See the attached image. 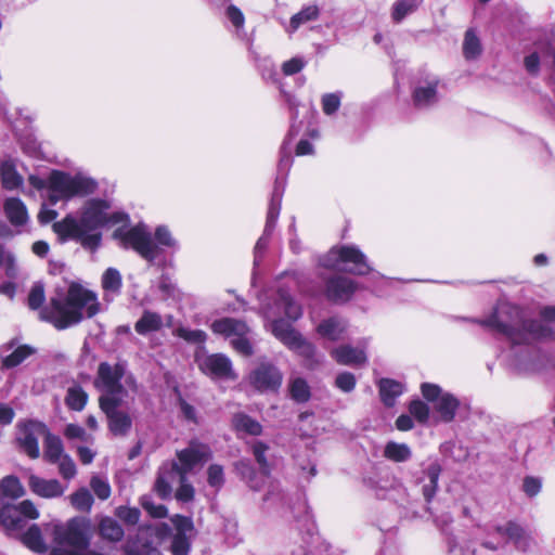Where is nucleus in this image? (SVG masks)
<instances>
[{
    "instance_id": "obj_20",
    "label": "nucleus",
    "mask_w": 555,
    "mask_h": 555,
    "mask_svg": "<svg viewBox=\"0 0 555 555\" xmlns=\"http://www.w3.org/2000/svg\"><path fill=\"white\" fill-rule=\"evenodd\" d=\"M28 487L33 493L43 499L60 498L66 489L57 479H44L36 475L28 477Z\"/></svg>"
},
{
    "instance_id": "obj_41",
    "label": "nucleus",
    "mask_w": 555,
    "mask_h": 555,
    "mask_svg": "<svg viewBox=\"0 0 555 555\" xmlns=\"http://www.w3.org/2000/svg\"><path fill=\"white\" fill-rule=\"evenodd\" d=\"M69 501L75 509L80 512H90L94 499L87 488H80L69 495Z\"/></svg>"
},
{
    "instance_id": "obj_39",
    "label": "nucleus",
    "mask_w": 555,
    "mask_h": 555,
    "mask_svg": "<svg viewBox=\"0 0 555 555\" xmlns=\"http://www.w3.org/2000/svg\"><path fill=\"white\" fill-rule=\"evenodd\" d=\"M481 51L482 48L479 38L476 36L474 30L468 29L465 33L463 41L464 57L468 61L476 60L481 54Z\"/></svg>"
},
{
    "instance_id": "obj_56",
    "label": "nucleus",
    "mask_w": 555,
    "mask_h": 555,
    "mask_svg": "<svg viewBox=\"0 0 555 555\" xmlns=\"http://www.w3.org/2000/svg\"><path fill=\"white\" fill-rule=\"evenodd\" d=\"M44 301V288L41 283H36L28 295V306L31 309H38Z\"/></svg>"
},
{
    "instance_id": "obj_36",
    "label": "nucleus",
    "mask_w": 555,
    "mask_h": 555,
    "mask_svg": "<svg viewBox=\"0 0 555 555\" xmlns=\"http://www.w3.org/2000/svg\"><path fill=\"white\" fill-rule=\"evenodd\" d=\"M0 176L5 189L13 190L22 183V178L16 172L15 166L11 160H5L0 164Z\"/></svg>"
},
{
    "instance_id": "obj_57",
    "label": "nucleus",
    "mask_w": 555,
    "mask_h": 555,
    "mask_svg": "<svg viewBox=\"0 0 555 555\" xmlns=\"http://www.w3.org/2000/svg\"><path fill=\"white\" fill-rule=\"evenodd\" d=\"M59 472L64 479H72L75 477L77 470L76 465L69 455H64L59 460Z\"/></svg>"
},
{
    "instance_id": "obj_9",
    "label": "nucleus",
    "mask_w": 555,
    "mask_h": 555,
    "mask_svg": "<svg viewBox=\"0 0 555 555\" xmlns=\"http://www.w3.org/2000/svg\"><path fill=\"white\" fill-rule=\"evenodd\" d=\"M39 512L30 500L18 504H4L0 508V524L9 535H16L25 527L26 519H37Z\"/></svg>"
},
{
    "instance_id": "obj_44",
    "label": "nucleus",
    "mask_w": 555,
    "mask_h": 555,
    "mask_svg": "<svg viewBox=\"0 0 555 555\" xmlns=\"http://www.w3.org/2000/svg\"><path fill=\"white\" fill-rule=\"evenodd\" d=\"M0 491L3 495L18 499L25 494L21 481L14 476H7L0 481Z\"/></svg>"
},
{
    "instance_id": "obj_13",
    "label": "nucleus",
    "mask_w": 555,
    "mask_h": 555,
    "mask_svg": "<svg viewBox=\"0 0 555 555\" xmlns=\"http://www.w3.org/2000/svg\"><path fill=\"white\" fill-rule=\"evenodd\" d=\"M211 456L210 448L198 441H191L189 446L177 452L178 462L170 464L169 475H186L195 466L203 465Z\"/></svg>"
},
{
    "instance_id": "obj_45",
    "label": "nucleus",
    "mask_w": 555,
    "mask_h": 555,
    "mask_svg": "<svg viewBox=\"0 0 555 555\" xmlns=\"http://www.w3.org/2000/svg\"><path fill=\"white\" fill-rule=\"evenodd\" d=\"M238 474L246 480L249 487L254 490H259L263 482V479L258 480L257 475L247 461H240L235 464Z\"/></svg>"
},
{
    "instance_id": "obj_17",
    "label": "nucleus",
    "mask_w": 555,
    "mask_h": 555,
    "mask_svg": "<svg viewBox=\"0 0 555 555\" xmlns=\"http://www.w3.org/2000/svg\"><path fill=\"white\" fill-rule=\"evenodd\" d=\"M124 400H105L100 405L108 422V429L115 436H126L132 426V420L127 412L119 410Z\"/></svg>"
},
{
    "instance_id": "obj_52",
    "label": "nucleus",
    "mask_w": 555,
    "mask_h": 555,
    "mask_svg": "<svg viewBox=\"0 0 555 555\" xmlns=\"http://www.w3.org/2000/svg\"><path fill=\"white\" fill-rule=\"evenodd\" d=\"M178 481L180 482L179 488L176 492V498L179 501L189 502L194 496V488L186 480V475L178 474Z\"/></svg>"
},
{
    "instance_id": "obj_30",
    "label": "nucleus",
    "mask_w": 555,
    "mask_h": 555,
    "mask_svg": "<svg viewBox=\"0 0 555 555\" xmlns=\"http://www.w3.org/2000/svg\"><path fill=\"white\" fill-rule=\"evenodd\" d=\"M275 306L279 309H283L285 315L293 321H296L301 317V307L293 300L287 292L283 289L278 292Z\"/></svg>"
},
{
    "instance_id": "obj_59",
    "label": "nucleus",
    "mask_w": 555,
    "mask_h": 555,
    "mask_svg": "<svg viewBox=\"0 0 555 555\" xmlns=\"http://www.w3.org/2000/svg\"><path fill=\"white\" fill-rule=\"evenodd\" d=\"M335 385L344 392H350L356 387V377L352 373L344 372L337 375Z\"/></svg>"
},
{
    "instance_id": "obj_40",
    "label": "nucleus",
    "mask_w": 555,
    "mask_h": 555,
    "mask_svg": "<svg viewBox=\"0 0 555 555\" xmlns=\"http://www.w3.org/2000/svg\"><path fill=\"white\" fill-rule=\"evenodd\" d=\"M319 16V8L314 4L305 7L300 12L292 16L289 22V33L296 31L300 25L317 20Z\"/></svg>"
},
{
    "instance_id": "obj_5",
    "label": "nucleus",
    "mask_w": 555,
    "mask_h": 555,
    "mask_svg": "<svg viewBox=\"0 0 555 555\" xmlns=\"http://www.w3.org/2000/svg\"><path fill=\"white\" fill-rule=\"evenodd\" d=\"M50 201L55 204L60 199L87 195L94 191L95 182L82 176H70L62 171H52L49 177Z\"/></svg>"
},
{
    "instance_id": "obj_18",
    "label": "nucleus",
    "mask_w": 555,
    "mask_h": 555,
    "mask_svg": "<svg viewBox=\"0 0 555 555\" xmlns=\"http://www.w3.org/2000/svg\"><path fill=\"white\" fill-rule=\"evenodd\" d=\"M282 193L280 186L276 184L272 194V198L269 205L267 222L262 236L257 241L255 246V261L258 260L260 254L264 251L268 245L269 236L272 233L274 224L278 220L281 210Z\"/></svg>"
},
{
    "instance_id": "obj_28",
    "label": "nucleus",
    "mask_w": 555,
    "mask_h": 555,
    "mask_svg": "<svg viewBox=\"0 0 555 555\" xmlns=\"http://www.w3.org/2000/svg\"><path fill=\"white\" fill-rule=\"evenodd\" d=\"M63 452L64 448L60 437L52 435L47 428V434H44V459L50 463H57L65 455Z\"/></svg>"
},
{
    "instance_id": "obj_14",
    "label": "nucleus",
    "mask_w": 555,
    "mask_h": 555,
    "mask_svg": "<svg viewBox=\"0 0 555 555\" xmlns=\"http://www.w3.org/2000/svg\"><path fill=\"white\" fill-rule=\"evenodd\" d=\"M195 362L205 375L214 379H236L231 360L222 353L208 354L204 350L196 352Z\"/></svg>"
},
{
    "instance_id": "obj_62",
    "label": "nucleus",
    "mask_w": 555,
    "mask_h": 555,
    "mask_svg": "<svg viewBox=\"0 0 555 555\" xmlns=\"http://www.w3.org/2000/svg\"><path fill=\"white\" fill-rule=\"evenodd\" d=\"M64 436L69 440L78 439L81 441H88L90 439V436L86 430L76 424H68L64 429Z\"/></svg>"
},
{
    "instance_id": "obj_21",
    "label": "nucleus",
    "mask_w": 555,
    "mask_h": 555,
    "mask_svg": "<svg viewBox=\"0 0 555 555\" xmlns=\"http://www.w3.org/2000/svg\"><path fill=\"white\" fill-rule=\"evenodd\" d=\"M333 359L341 365L362 366L367 362V357L363 348H356L350 345H343L331 351Z\"/></svg>"
},
{
    "instance_id": "obj_27",
    "label": "nucleus",
    "mask_w": 555,
    "mask_h": 555,
    "mask_svg": "<svg viewBox=\"0 0 555 555\" xmlns=\"http://www.w3.org/2000/svg\"><path fill=\"white\" fill-rule=\"evenodd\" d=\"M347 330V322L340 318H330L321 322L318 333L327 339L338 340Z\"/></svg>"
},
{
    "instance_id": "obj_23",
    "label": "nucleus",
    "mask_w": 555,
    "mask_h": 555,
    "mask_svg": "<svg viewBox=\"0 0 555 555\" xmlns=\"http://www.w3.org/2000/svg\"><path fill=\"white\" fill-rule=\"evenodd\" d=\"M34 352L35 349L28 345H21L15 347L14 341H11L0 347V357L2 359V364L7 369L17 366Z\"/></svg>"
},
{
    "instance_id": "obj_50",
    "label": "nucleus",
    "mask_w": 555,
    "mask_h": 555,
    "mask_svg": "<svg viewBox=\"0 0 555 555\" xmlns=\"http://www.w3.org/2000/svg\"><path fill=\"white\" fill-rule=\"evenodd\" d=\"M341 92L325 93L322 96V109L324 114L332 115L340 107Z\"/></svg>"
},
{
    "instance_id": "obj_29",
    "label": "nucleus",
    "mask_w": 555,
    "mask_h": 555,
    "mask_svg": "<svg viewBox=\"0 0 555 555\" xmlns=\"http://www.w3.org/2000/svg\"><path fill=\"white\" fill-rule=\"evenodd\" d=\"M162 326V317L156 312L145 310L142 317L137 321L134 328L140 335H145L160 330Z\"/></svg>"
},
{
    "instance_id": "obj_54",
    "label": "nucleus",
    "mask_w": 555,
    "mask_h": 555,
    "mask_svg": "<svg viewBox=\"0 0 555 555\" xmlns=\"http://www.w3.org/2000/svg\"><path fill=\"white\" fill-rule=\"evenodd\" d=\"M409 411L420 423H426L429 418V408L421 400H413L409 405Z\"/></svg>"
},
{
    "instance_id": "obj_55",
    "label": "nucleus",
    "mask_w": 555,
    "mask_h": 555,
    "mask_svg": "<svg viewBox=\"0 0 555 555\" xmlns=\"http://www.w3.org/2000/svg\"><path fill=\"white\" fill-rule=\"evenodd\" d=\"M171 521L177 530L176 534L190 538V534L193 531V522L189 517L176 515L172 517Z\"/></svg>"
},
{
    "instance_id": "obj_51",
    "label": "nucleus",
    "mask_w": 555,
    "mask_h": 555,
    "mask_svg": "<svg viewBox=\"0 0 555 555\" xmlns=\"http://www.w3.org/2000/svg\"><path fill=\"white\" fill-rule=\"evenodd\" d=\"M251 450L257 463L260 466L262 474L267 476L269 474V464L266 457L268 446L260 441H257L253 443Z\"/></svg>"
},
{
    "instance_id": "obj_42",
    "label": "nucleus",
    "mask_w": 555,
    "mask_h": 555,
    "mask_svg": "<svg viewBox=\"0 0 555 555\" xmlns=\"http://www.w3.org/2000/svg\"><path fill=\"white\" fill-rule=\"evenodd\" d=\"M233 425L236 430L243 431V433H246V434H249L253 436H258L262 431V427L257 421H255L251 417H249L248 415L242 414V413L236 414L233 417Z\"/></svg>"
},
{
    "instance_id": "obj_60",
    "label": "nucleus",
    "mask_w": 555,
    "mask_h": 555,
    "mask_svg": "<svg viewBox=\"0 0 555 555\" xmlns=\"http://www.w3.org/2000/svg\"><path fill=\"white\" fill-rule=\"evenodd\" d=\"M207 481L209 486L219 489L224 482L223 468L220 465L212 464L208 467Z\"/></svg>"
},
{
    "instance_id": "obj_26",
    "label": "nucleus",
    "mask_w": 555,
    "mask_h": 555,
    "mask_svg": "<svg viewBox=\"0 0 555 555\" xmlns=\"http://www.w3.org/2000/svg\"><path fill=\"white\" fill-rule=\"evenodd\" d=\"M5 217L14 227L27 223L29 217L25 204L17 197H10L3 204Z\"/></svg>"
},
{
    "instance_id": "obj_6",
    "label": "nucleus",
    "mask_w": 555,
    "mask_h": 555,
    "mask_svg": "<svg viewBox=\"0 0 555 555\" xmlns=\"http://www.w3.org/2000/svg\"><path fill=\"white\" fill-rule=\"evenodd\" d=\"M54 541L62 545H69L70 551H85L90 544V521L83 517H74L65 524L55 522L52 525Z\"/></svg>"
},
{
    "instance_id": "obj_3",
    "label": "nucleus",
    "mask_w": 555,
    "mask_h": 555,
    "mask_svg": "<svg viewBox=\"0 0 555 555\" xmlns=\"http://www.w3.org/2000/svg\"><path fill=\"white\" fill-rule=\"evenodd\" d=\"M479 324L504 335L514 345L530 344L548 335L545 326L525 320L521 310L511 304H500L492 315Z\"/></svg>"
},
{
    "instance_id": "obj_37",
    "label": "nucleus",
    "mask_w": 555,
    "mask_h": 555,
    "mask_svg": "<svg viewBox=\"0 0 555 555\" xmlns=\"http://www.w3.org/2000/svg\"><path fill=\"white\" fill-rule=\"evenodd\" d=\"M411 455V449L405 443L389 441L384 449V456L393 462H405Z\"/></svg>"
},
{
    "instance_id": "obj_1",
    "label": "nucleus",
    "mask_w": 555,
    "mask_h": 555,
    "mask_svg": "<svg viewBox=\"0 0 555 555\" xmlns=\"http://www.w3.org/2000/svg\"><path fill=\"white\" fill-rule=\"evenodd\" d=\"M108 208L105 201H88L82 208L80 220L67 216L63 220L54 222L53 230L62 241L74 240L79 242L83 248L95 250L101 242V233L96 230L106 223H121L128 218L122 212L108 215Z\"/></svg>"
},
{
    "instance_id": "obj_31",
    "label": "nucleus",
    "mask_w": 555,
    "mask_h": 555,
    "mask_svg": "<svg viewBox=\"0 0 555 555\" xmlns=\"http://www.w3.org/2000/svg\"><path fill=\"white\" fill-rule=\"evenodd\" d=\"M170 466L167 467L164 465L158 474V477L155 481L154 490L162 498L166 499L171 495L172 492V482L178 480V474L169 475Z\"/></svg>"
},
{
    "instance_id": "obj_63",
    "label": "nucleus",
    "mask_w": 555,
    "mask_h": 555,
    "mask_svg": "<svg viewBox=\"0 0 555 555\" xmlns=\"http://www.w3.org/2000/svg\"><path fill=\"white\" fill-rule=\"evenodd\" d=\"M141 504L152 517L163 518L167 515V508L163 504L156 505L149 498H143Z\"/></svg>"
},
{
    "instance_id": "obj_53",
    "label": "nucleus",
    "mask_w": 555,
    "mask_h": 555,
    "mask_svg": "<svg viewBox=\"0 0 555 555\" xmlns=\"http://www.w3.org/2000/svg\"><path fill=\"white\" fill-rule=\"evenodd\" d=\"M115 515L128 525H135L140 519V511L135 507L119 506L116 508Z\"/></svg>"
},
{
    "instance_id": "obj_43",
    "label": "nucleus",
    "mask_w": 555,
    "mask_h": 555,
    "mask_svg": "<svg viewBox=\"0 0 555 555\" xmlns=\"http://www.w3.org/2000/svg\"><path fill=\"white\" fill-rule=\"evenodd\" d=\"M288 389L291 398L296 402L302 403L310 399V387L308 383L301 377L291 379Z\"/></svg>"
},
{
    "instance_id": "obj_35",
    "label": "nucleus",
    "mask_w": 555,
    "mask_h": 555,
    "mask_svg": "<svg viewBox=\"0 0 555 555\" xmlns=\"http://www.w3.org/2000/svg\"><path fill=\"white\" fill-rule=\"evenodd\" d=\"M88 401V393L79 385L68 387L65 397L66 405L74 411H81Z\"/></svg>"
},
{
    "instance_id": "obj_24",
    "label": "nucleus",
    "mask_w": 555,
    "mask_h": 555,
    "mask_svg": "<svg viewBox=\"0 0 555 555\" xmlns=\"http://www.w3.org/2000/svg\"><path fill=\"white\" fill-rule=\"evenodd\" d=\"M555 50V33L552 34V36L545 40V41H539L535 43V50L530 53L528 56L525 57V67L526 70L531 75H537L540 69V60L541 54L543 56L551 55L554 60V52Z\"/></svg>"
},
{
    "instance_id": "obj_10",
    "label": "nucleus",
    "mask_w": 555,
    "mask_h": 555,
    "mask_svg": "<svg viewBox=\"0 0 555 555\" xmlns=\"http://www.w3.org/2000/svg\"><path fill=\"white\" fill-rule=\"evenodd\" d=\"M421 391L423 397L433 403L438 421L450 423L454 420L460 402L452 393L443 391L438 385L431 383L422 384Z\"/></svg>"
},
{
    "instance_id": "obj_38",
    "label": "nucleus",
    "mask_w": 555,
    "mask_h": 555,
    "mask_svg": "<svg viewBox=\"0 0 555 555\" xmlns=\"http://www.w3.org/2000/svg\"><path fill=\"white\" fill-rule=\"evenodd\" d=\"M101 284L106 293L119 294L122 286L120 272L115 268H108L104 271Z\"/></svg>"
},
{
    "instance_id": "obj_15",
    "label": "nucleus",
    "mask_w": 555,
    "mask_h": 555,
    "mask_svg": "<svg viewBox=\"0 0 555 555\" xmlns=\"http://www.w3.org/2000/svg\"><path fill=\"white\" fill-rule=\"evenodd\" d=\"M249 384L260 392H276L283 382L282 372L270 362H260L248 376Z\"/></svg>"
},
{
    "instance_id": "obj_64",
    "label": "nucleus",
    "mask_w": 555,
    "mask_h": 555,
    "mask_svg": "<svg viewBox=\"0 0 555 555\" xmlns=\"http://www.w3.org/2000/svg\"><path fill=\"white\" fill-rule=\"evenodd\" d=\"M306 65V62L300 57H293L282 65L283 74L286 76L299 73Z\"/></svg>"
},
{
    "instance_id": "obj_46",
    "label": "nucleus",
    "mask_w": 555,
    "mask_h": 555,
    "mask_svg": "<svg viewBox=\"0 0 555 555\" xmlns=\"http://www.w3.org/2000/svg\"><path fill=\"white\" fill-rule=\"evenodd\" d=\"M417 0H400L393 4L392 18L395 22H401L408 14L416 10Z\"/></svg>"
},
{
    "instance_id": "obj_49",
    "label": "nucleus",
    "mask_w": 555,
    "mask_h": 555,
    "mask_svg": "<svg viewBox=\"0 0 555 555\" xmlns=\"http://www.w3.org/2000/svg\"><path fill=\"white\" fill-rule=\"evenodd\" d=\"M440 472L441 468L438 464L429 465L426 470L429 483H431V492H428V487L423 488V492L427 501H430L437 491Z\"/></svg>"
},
{
    "instance_id": "obj_48",
    "label": "nucleus",
    "mask_w": 555,
    "mask_h": 555,
    "mask_svg": "<svg viewBox=\"0 0 555 555\" xmlns=\"http://www.w3.org/2000/svg\"><path fill=\"white\" fill-rule=\"evenodd\" d=\"M90 487L94 494L102 501L111 496L112 490L108 481L100 476H92Z\"/></svg>"
},
{
    "instance_id": "obj_11",
    "label": "nucleus",
    "mask_w": 555,
    "mask_h": 555,
    "mask_svg": "<svg viewBox=\"0 0 555 555\" xmlns=\"http://www.w3.org/2000/svg\"><path fill=\"white\" fill-rule=\"evenodd\" d=\"M114 235L121 240L124 247L133 248L144 259L153 261L156 258L157 247L145 224L139 223L127 231L118 229Z\"/></svg>"
},
{
    "instance_id": "obj_33",
    "label": "nucleus",
    "mask_w": 555,
    "mask_h": 555,
    "mask_svg": "<svg viewBox=\"0 0 555 555\" xmlns=\"http://www.w3.org/2000/svg\"><path fill=\"white\" fill-rule=\"evenodd\" d=\"M22 542L31 551L43 553L47 551V544L41 534V530L37 525H31L22 535Z\"/></svg>"
},
{
    "instance_id": "obj_16",
    "label": "nucleus",
    "mask_w": 555,
    "mask_h": 555,
    "mask_svg": "<svg viewBox=\"0 0 555 555\" xmlns=\"http://www.w3.org/2000/svg\"><path fill=\"white\" fill-rule=\"evenodd\" d=\"M47 434V426L41 422L29 421L20 425L16 440L23 451L31 459L40 455L38 440Z\"/></svg>"
},
{
    "instance_id": "obj_58",
    "label": "nucleus",
    "mask_w": 555,
    "mask_h": 555,
    "mask_svg": "<svg viewBox=\"0 0 555 555\" xmlns=\"http://www.w3.org/2000/svg\"><path fill=\"white\" fill-rule=\"evenodd\" d=\"M190 551V539L181 534H175L171 543L172 555H188Z\"/></svg>"
},
{
    "instance_id": "obj_19",
    "label": "nucleus",
    "mask_w": 555,
    "mask_h": 555,
    "mask_svg": "<svg viewBox=\"0 0 555 555\" xmlns=\"http://www.w3.org/2000/svg\"><path fill=\"white\" fill-rule=\"evenodd\" d=\"M356 291V282L346 276H333L326 283V296L335 302L348 301Z\"/></svg>"
},
{
    "instance_id": "obj_34",
    "label": "nucleus",
    "mask_w": 555,
    "mask_h": 555,
    "mask_svg": "<svg viewBox=\"0 0 555 555\" xmlns=\"http://www.w3.org/2000/svg\"><path fill=\"white\" fill-rule=\"evenodd\" d=\"M401 393L402 385L400 383L387 378L379 382L380 399L387 406L393 405L396 398Z\"/></svg>"
},
{
    "instance_id": "obj_47",
    "label": "nucleus",
    "mask_w": 555,
    "mask_h": 555,
    "mask_svg": "<svg viewBox=\"0 0 555 555\" xmlns=\"http://www.w3.org/2000/svg\"><path fill=\"white\" fill-rule=\"evenodd\" d=\"M175 335L184 339L188 343H193V344H203V343H205V340L207 338L206 333L202 330H190V328L182 327V326L178 327L175 331Z\"/></svg>"
},
{
    "instance_id": "obj_7",
    "label": "nucleus",
    "mask_w": 555,
    "mask_h": 555,
    "mask_svg": "<svg viewBox=\"0 0 555 555\" xmlns=\"http://www.w3.org/2000/svg\"><path fill=\"white\" fill-rule=\"evenodd\" d=\"M211 331L229 338L236 352L244 357L251 356L253 347L248 337L250 330L246 323L232 318H223L212 322Z\"/></svg>"
},
{
    "instance_id": "obj_12",
    "label": "nucleus",
    "mask_w": 555,
    "mask_h": 555,
    "mask_svg": "<svg viewBox=\"0 0 555 555\" xmlns=\"http://www.w3.org/2000/svg\"><path fill=\"white\" fill-rule=\"evenodd\" d=\"M340 262L352 263L353 267L345 269V271L357 275H365L373 270L367 263L365 255L354 246H341L331 249L324 266L339 269L338 264Z\"/></svg>"
},
{
    "instance_id": "obj_25",
    "label": "nucleus",
    "mask_w": 555,
    "mask_h": 555,
    "mask_svg": "<svg viewBox=\"0 0 555 555\" xmlns=\"http://www.w3.org/2000/svg\"><path fill=\"white\" fill-rule=\"evenodd\" d=\"M496 531L500 534L508 537L520 551L529 550L533 543L532 537L515 522H508L504 527L499 526L496 527Z\"/></svg>"
},
{
    "instance_id": "obj_4",
    "label": "nucleus",
    "mask_w": 555,
    "mask_h": 555,
    "mask_svg": "<svg viewBox=\"0 0 555 555\" xmlns=\"http://www.w3.org/2000/svg\"><path fill=\"white\" fill-rule=\"evenodd\" d=\"M94 384L95 387L102 391V395L99 398V404L105 400H124L125 397L128 396L126 387H129L133 391L135 390L133 377L131 375L126 376V369L121 363H100Z\"/></svg>"
},
{
    "instance_id": "obj_2",
    "label": "nucleus",
    "mask_w": 555,
    "mask_h": 555,
    "mask_svg": "<svg viewBox=\"0 0 555 555\" xmlns=\"http://www.w3.org/2000/svg\"><path fill=\"white\" fill-rule=\"evenodd\" d=\"M99 311L96 294L72 283L66 293L59 292L50 299L49 306L41 310L40 315L57 330H65L78 324L85 317H94Z\"/></svg>"
},
{
    "instance_id": "obj_32",
    "label": "nucleus",
    "mask_w": 555,
    "mask_h": 555,
    "mask_svg": "<svg viewBox=\"0 0 555 555\" xmlns=\"http://www.w3.org/2000/svg\"><path fill=\"white\" fill-rule=\"evenodd\" d=\"M99 532L105 540L118 542L124 538V530L117 520L112 517H103L99 524Z\"/></svg>"
},
{
    "instance_id": "obj_22",
    "label": "nucleus",
    "mask_w": 555,
    "mask_h": 555,
    "mask_svg": "<svg viewBox=\"0 0 555 555\" xmlns=\"http://www.w3.org/2000/svg\"><path fill=\"white\" fill-rule=\"evenodd\" d=\"M439 79L431 78L420 82L413 91V103L418 108L429 107L438 102Z\"/></svg>"
},
{
    "instance_id": "obj_61",
    "label": "nucleus",
    "mask_w": 555,
    "mask_h": 555,
    "mask_svg": "<svg viewBox=\"0 0 555 555\" xmlns=\"http://www.w3.org/2000/svg\"><path fill=\"white\" fill-rule=\"evenodd\" d=\"M225 16L237 30L243 29L245 16L237 7L230 4L225 10Z\"/></svg>"
},
{
    "instance_id": "obj_8",
    "label": "nucleus",
    "mask_w": 555,
    "mask_h": 555,
    "mask_svg": "<svg viewBox=\"0 0 555 555\" xmlns=\"http://www.w3.org/2000/svg\"><path fill=\"white\" fill-rule=\"evenodd\" d=\"M271 332L287 348L309 361L310 363L307 364L309 367H312L313 364L318 363L314 346L304 339V337L296 332L289 323L282 319L273 320L271 324Z\"/></svg>"
}]
</instances>
